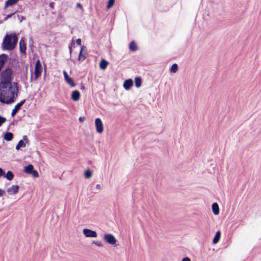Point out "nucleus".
Returning <instances> with one entry per match:
<instances>
[{
    "mask_svg": "<svg viewBox=\"0 0 261 261\" xmlns=\"http://www.w3.org/2000/svg\"><path fill=\"white\" fill-rule=\"evenodd\" d=\"M17 83H0V101L3 103H13L17 96Z\"/></svg>",
    "mask_w": 261,
    "mask_h": 261,
    "instance_id": "1",
    "label": "nucleus"
},
{
    "mask_svg": "<svg viewBox=\"0 0 261 261\" xmlns=\"http://www.w3.org/2000/svg\"><path fill=\"white\" fill-rule=\"evenodd\" d=\"M18 41V37L15 33L7 34L2 43V47L4 50H12L16 47Z\"/></svg>",
    "mask_w": 261,
    "mask_h": 261,
    "instance_id": "2",
    "label": "nucleus"
},
{
    "mask_svg": "<svg viewBox=\"0 0 261 261\" xmlns=\"http://www.w3.org/2000/svg\"><path fill=\"white\" fill-rule=\"evenodd\" d=\"M14 71L9 66H7L1 73L0 82H12L14 78Z\"/></svg>",
    "mask_w": 261,
    "mask_h": 261,
    "instance_id": "3",
    "label": "nucleus"
},
{
    "mask_svg": "<svg viewBox=\"0 0 261 261\" xmlns=\"http://www.w3.org/2000/svg\"><path fill=\"white\" fill-rule=\"evenodd\" d=\"M42 71V67L40 61L38 59L36 61L35 65L34 75L35 79L41 75Z\"/></svg>",
    "mask_w": 261,
    "mask_h": 261,
    "instance_id": "4",
    "label": "nucleus"
},
{
    "mask_svg": "<svg viewBox=\"0 0 261 261\" xmlns=\"http://www.w3.org/2000/svg\"><path fill=\"white\" fill-rule=\"evenodd\" d=\"M83 234L87 238H96L97 237V232L95 231L88 228L83 229Z\"/></svg>",
    "mask_w": 261,
    "mask_h": 261,
    "instance_id": "5",
    "label": "nucleus"
},
{
    "mask_svg": "<svg viewBox=\"0 0 261 261\" xmlns=\"http://www.w3.org/2000/svg\"><path fill=\"white\" fill-rule=\"evenodd\" d=\"M104 240L111 245H114L116 243V240L114 236L111 234H106L103 237Z\"/></svg>",
    "mask_w": 261,
    "mask_h": 261,
    "instance_id": "6",
    "label": "nucleus"
},
{
    "mask_svg": "<svg viewBox=\"0 0 261 261\" xmlns=\"http://www.w3.org/2000/svg\"><path fill=\"white\" fill-rule=\"evenodd\" d=\"M96 131L98 133H101L103 130L102 122L100 118H96L95 121Z\"/></svg>",
    "mask_w": 261,
    "mask_h": 261,
    "instance_id": "7",
    "label": "nucleus"
},
{
    "mask_svg": "<svg viewBox=\"0 0 261 261\" xmlns=\"http://www.w3.org/2000/svg\"><path fill=\"white\" fill-rule=\"evenodd\" d=\"M23 140H20L16 146V149L19 150L21 148H24L26 146L25 143L23 141H25V143H28L29 140L27 136H23Z\"/></svg>",
    "mask_w": 261,
    "mask_h": 261,
    "instance_id": "8",
    "label": "nucleus"
},
{
    "mask_svg": "<svg viewBox=\"0 0 261 261\" xmlns=\"http://www.w3.org/2000/svg\"><path fill=\"white\" fill-rule=\"evenodd\" d=\"M19 50L21 54L26 55L27 45L23 37L20 39L19 41Z\"/></svg>",
    "mask_w": 261,
    "mask_h": 261,
    "instance_id": "9",
    "label": "nucleus"
},
{
    "mask_svg": "<svg viewBox=\"0 0 261 261\" xmlns=\"http://www.w3.org/2000/svg\"><path fill=\"white\" fill-rule=\"evenodd\" d=\"M25 100L24 99L22 101H21L20 102L18 103L14 107V108L13 109L12 113H11V116L12 117L14 116L17 112L19 110L21 107L24 103Z\"/></svg>",
    "mask_w": 261,
    "mask_h": 261,
    "instance_id": "10",
    "label": "nucleus"
},
{
    "mask_svg": "<svg viewBox=\"0 0 261 261\" xmlns=\"http://www.w3.org/2000/svg\"><path fill=\"white\" fill-rule=\"evenodd\" d=\"M8 56L5 54L0 55V71L4 67L5 63L8 59Z\"/></svg>",
    "mask_w": 261,
    "mask_h": 261,
    "instance_id": "11",
    "label": "nucleus"
},
{
    "mask_svg": "<svg viewBox=\"0 0 261 261\" xmlns=\"http://www.w3.org/2000/svg\"><path fill=\"white\" fill-rule=\"evenodd\" d=\"M19 190V186L17 185H13L7 189V192L10 194H15L17 193Z\"/></svg>",
    "mask_w": 261,
    "mask_h": 261,
    "instance_id": "12",
    "label": "nucleus"
},
{
    "mask_svg": "<svg viewBox=\"0 0 261 261\" xmlns=\"http://www.w3.org/2000/svg\"><path fill=\"white\" fill-rule=\"evenodd\" d=\"M71 99L74 101H77L79 100L80 97V93L77 90H74L72 91L71 96Z\"/></svg>",
    "mask_w": 261,
    "mask_h": 261,
    "instance_id": "13",
    "label": "nucleus"
},
{
    "mask_svg": "<svg viewBox=\"0 0 261 261\" xmlns=\"http://www.w3.org/2000/svg\"><path fill=\"white\" fill-rule=\"evenodd\" d=\"M17 3V0H7L5 2L4 9H7L8 7L13 6Z\"/></svg>",
    "mask_w": 261,
    "mask_h": 261,
    "instance_id": "14",
    "label": "nucleus"
},
{
    "mask_svg": "<svg viewBox=\"0 0 261 261\" xmlns=\"http://www.w3.org/2000/svg\"><path fill=\"white\" fill-rule=\"evenodd\" d=\"M129 49L130 51H135L138 49L137 45L134 40H132L129 44Z\"/></svg>",
    "mask_w": 261,
    "mask_h": 261,
    "instance_id": "15",
    "label": "nucleus"
},
{
    "mask_svg": "<svg viewBox=\"0 0 261 261\" xmlns=\"http://www.w3.org/2000/svg\"><path fill=\"white\" fill-rule=\"evenodd\" d=\"M108 64L109 62L107 60L103 59L100 61L99 68L101 70H104L107 68Z\"/></svg>",
    "mask_w": 261,
    "mask_h": 261,
    "instance_id": "16",
    "label": "nucleus"
},
{
    "mask_svg": "<svg viewBox=\"0 0 261 261\" xmlns=\"http://www.w3.org/2000/svg\"><path fill=\"white\" fill-rule=\"evenodd\" d=\"M33 170L34 167L31 164H29V165L25 166L24 169V172L30 174L32 172Z\"/></svg>",
    "mask_w": 261,
    "mask_h": 261,
    "instance_id": "17",
    "label": "nucleus"
},
{
    "mask_svg": "<svg viewBox=\"0 0 261 261\" xmlns=\"http://www.w3.org/2000/svg\"><path fill=\"white\" fill-rule=\"evenodd\" d=\"M212 210L215 215H218L219 213V208L218 204L217 203H214L212 204Z\"/></svg>",
    "mask_w": 261,
    "mask_h": 261,
    "instance_id": "18",
    "label": "nucleus"
},
{
    "mask_svg": "<svg viewBox=\"0 0 261 261\" xmlns=\"http://www.w3.org/2000/svg\"><path fill=\"white\" fill-rule=\"evenodd\" d=\"M220 237H221V232L220 231H218L216 233L215 236L213 240V243L214 244L217 243L219 242V241L220 240Z\"/></svg>",
    "mask_w": 261,
    "mask_h": 261,
    "instance_id": "19",
    "label": "nucleus"
},
{
    "mask_svg": "<svg viewBox=\"0 0 261 261\" xmlns=\"http://www.w3.org/2000/svg\"><path fill=\"white\" fill-rule=\"evenodd\" d=\"M13 138V135L12 133L10 132L6 133L4 136V139L7 141H11Z\"/></svg>",
    "mask_w": 261,
    "mask_h": 261,
    "instance_id": "20",
    "label": "nucleus"
},
{
    "mask_svg": "<svg viewBox=\"0 0 261 261\" xmlns=\"http://www.w3.org/2000/svg\"><path fill=\"white\" fill-rule=\"evenodd\" d=\"M63 74L65 82H73L72 79L68 75V73L66 71H63Z\"/></svg>",
    "mask_w": 261,
    "mask_h": 261,
    "instance_id": "21",
    "label": "nucleus"
},
{
    "mask_svg": "<svg viewBox=\"0 0 261 261\" xmlns=\"http://www.w3.org/2000/svg\"><path fill=\"white\" fill-rule=\"evenodd\" d=\"M5 177H6V178L8 180H12V179L14 177V175H13V173L11 171H9L7 172V174L6 175H5Z\"/></svg>",
    "mask_w": 261,
    "mask_h": 261,
    "instance_id": "22",
    "label": "nucleus"
},
{
    "mask_svg": "<svg viewBox=\"0 0 261 261\" xmlns=\"http://www.w3.org/2000/svg\"><path fill=\"white\" fill-rule=\"evenodd\" d=\"M178 65L176 63H174L171 66L170 71L171 73H175L178 70Z\"/></svg>",
    "mask_w": 261,
    "mask_h": 261,
    "instance_id": "23",
    "label": "nucleus"
},
{
    "mask_svg": "<svg viewBox=\"0 0 261 261\" xmlns=\"http://www.w3.org/2000/svg\"><path fill=\"white\" fill-rule=\"evenodd\" d=\"M34 41L33 38L31 37L29 39V47L30 48L31 51L33 53L34 51L33 48H34Z\"/></svg>",
    "mask_w": 261,
    "mask_h": 261,
    "instance_id": "24",
    "label": "nucleus"
},
{
    "mask_svg": "<svg viewBox=\"0 0 261 261\" xmlns=\"http://www.w3.org/2000/svg\"><path fill=\"white\" fill-rule=\"evenodd\" d=\"M134 83H123V87L126 90H129L133 85Z\"/></svg>",
    "mask_w": 261,
    "mask_h": 261,
    "instance_id": "25",
    "label": "nucleus"
},
{
    "mask_svg": "<svg viewBox=\"0 0 261 261\" xmlns=\"http://www.w3.org/2000/svg\"><path fill=\"white\" fill-rule=\"evenodd\" d=\"M85 55L80 51L78 57V60L80 62H82L85 59Z\"/></svg>",
    "mask_w": 261,
    "mask_h": 261,
    "instance_id": "26",
    "label": "nucleus"
},
{
    "mask_svg": "<svg viewBox=\"0 0 261 261\" xmlns=\"http://www.w3.org/2000/svg\"><path fill=\"white\" fill-rule=\"evenodd\" d=\"M115 0H109L108 2L107 7L108 9L111 8L115 4Z\"/></svg>",
    "mask_w": 261,
    "mask_h": 261,
    "instance_id": "27",
    "label": "nucleus"
},
{
    "mask_svg": "<svg viewBox=\"0 0 261 261\" xmlns=\"http://www.w3.org/2000/svg\"><path fill=\"white\" fill-rule=\"evenodd\" d=\"M85 176L87 178H89L92 176V172L90 170H87L85 172Z\"/></svg>",
    "mask_w": 261,
    "mask_h": 261,
    "instance_id": "28",
    "label": "nucleus"
},
{
    "mask_svg": "<svg viewBox=\"0 0 261 261\" xmlns=\"http://www.w3.org/2000/svg\"><path fill=\"white\" fill-rule=\"evenodd\" d=\"M16 12V11L12 12L11 13H10L6 16V17L4 18V21L7 20L9 18H11L13 15H14L15 13Z\"/></svg>",
    "mask_w": 261,
    "mask_h": 261,
    "instance_id": "29",
    "label": "nucleus"
},
{
    "mask_svg": "<svg viewBox=\"0 0 261 261\" xmlns=\"http://www.w3.org/2000/svg\"><path fill=\"white\" fill-rule=\"evenodd\" d=\"M30 174H32L34 177H38L39 176L38 172L35 170H34Z\"/></svg>",
    "mask_w": 261,
    "mask_h": 261,
    "instance_id": "30",
    "label": "nucleus"
},
{
    "mask_svg": "<svg viewBox=\"0 0 261 261\" xmlns=\"http://www.w3.org/2000/svg\"><path fill=\"white\" fill-rule=\"evenodd\" d=\"M73 44H74V42L73 40V39L72 40V42L68 45V48H69V53L71 55V53H72V46Z\"/></svg>",
    "mask_w": 261,
    "mask_h": 261,
    "instance_id": "31",
    "label": "nucleus"
},
{
    "mask_svg": "<svg viewBox=\"0 0 261 261\" xmlns=\"http://www.w3.org/2000/svg\"><path fill=\"white\" fill-rule=\"evenodd\" d=\"M6 119L5 117L0 116V126L6 121Z\"/></svg>",
    "mask_w": 261,
    "mask_h": 261,
    "instance_id": "32",
    "label": "nucleus"
},
{
    "mask_svg": "<svg viewBox=\"0 0 261 261\" xmlns=\"http://www.w3.org/2000/svg\"><path fill=\"white\" fill-rule=\"evenodd\" d=\"M93 243L98 247H101L102 246V244L101 242L93 241Z\"/></svg>",
    "mask_w": 261,
    "mask_h": 261,
    "instance_id": "33",
    "label": "nucleus"
},
{
    "mask_svg": "<svg viewBox=\"0 0 261 261\" xmlns=\"http://www.w3.org/2000/svg\"><path fill=\"white\" fill-rule=\"evenodd\" d=\"M17 17L19 18L20 22H21L23 20H24L25 19V17L24 16H20L18 14L17 15Z\"/></svg>",
    "mask_w": 261,
    "mask_h": 261,
    "instance_id": "34",
    "label": "nucleus"
},
{
    "mask_svg": "<svg viewBox=\"0 0 261 261\" xmlns=\"http://www.w3.org/2000/svg\"><path fill=\"white\" fill-rule=\"evenodd\" d=\"M55 5V3L54 2H51L49 3V6L51 9L54 8Z\"/></svg>",
    "mask_w": 261,
    "mask_h": 261,
    "instance_id": "35",
    "label": "nucleus"
},
{
    "mask_svg": "<svg viewBox=\"0 0 261 261\" xmlns=\"http://www.w3.org/2000/svg\"><path fill=\"white\" fill-rule=\"evenodd\" d=\"M142 79L140 76H136L134 82H141Z\"/></svg>",
    "mask_w": 261,
    "mask_h": 261,
    "instance_id": "36",
    "label": "nucleus"
},
{
    "mask_svg": "<svg viewBox=\"0 0 261 261\" xmlns=\"http://www.w3.org/2000/svg\"><path fill=\"white\" fill-rule=\"evenodd\" d=\"M75 42H76L77 45H81V42H82L81 39H80V38L77 39L76 40V41H75Z\"/></svg>",
    "mask_w": 261,
    "mask_h": 261,
    "instance_id": "37",
    "label": "nucleus"
},
{
    "mask_svg": "<svg viewBox=\"0 0 261 261\" xmlns=\"http://www.w3.org/2000/svg\"><path fill=\"white\" fill-rule=\"evenodd\" d=\"M5 176V173L3 170L0 168V177Z\"/></svg>",
    "mask_w": 261,
    "mask_h": 261,
    "instance_id": "38",
    "label": "nucleus"
},
{
    "mask_svg": "<svg viewBox=\"0 0 261 261\" xmlns=\"http://www.w3.org/2000/svg\"><path fill=\"white\" fill-rule=\"evenodd\" d=\"M181 261H191L190 258L188 257H184Z\"/></svg>",
    "mask_w": 261,
    "mask_h": 261,
    "instance_id": "39",
    "label": "nucleus"
},
{
    "mask_svg": "<svg viewBox=\"0 0 261 261\" xmlns=\"http://www.w3.org/2000/svg\"><path fill=\"white\" fill-rule=\"evenodd\" d=\"M70 86L72 88L76 86V84L75 83H68Z\"/></svg>",
    "mask_w": 261,
    "mask_h": 261,
    "instance_id": "40",
    "label": "nucleus"
},
{
    "mask_svg": "<svg viewBox=\"0 0 261 261\" xmlns=\"http://www.w3.org/2000/svg\"><path fill=\"white\" fill-rule=\"evenodd\" d=\"M5 194V191L0 189V197L3 196Z\"/></svg>",
    "mask_w": 261,
    "mask_h": 261,
    "instance_id": "41",
    "label": "nucleus"
},
{
    "mask_svg": "<svg viewBox=\"0 0 261 261\" xmlns=\"http://www.w3.org/2000/svg\"><path fill=\"white\" fill-rule=\"evenodd\" d=\"M142 83H135V86L137 88H139L141 85Z\"/></svg>",
    "mask_w": 261,
    "mask_h": 261,
    "instance_id": "42",
    "label": "nucleus"
},
{
    "mask_svg": "<svg viewBox=\"0 0 261 261\" xmlns=\"http://www.w3.org/2000/svg\"><path fill=\"white\" fill-rule=\"evenodd\" d=\"M76 7L77 8H80V9H82L83 8L82 4H81L80 3H77L76 4Z\"/></svg>",
    "mask_w": 261,
    "mask_h": 261,
    "instance_id": "43",
    "label": "nucleus"
},
{
    "mask_svg": "<svg viewBox=\"0 0 261 261\" xmlns=\"http://www.w3.org/2000/svg\"><path fill=\"white\" fill-rule=\"evenodd\" d=\"M79 121H80V122H83V121H84V120H85V117H80L79 118Z\"/></svg>",
    "mask_w": 261,
    "mask_h": 261,
    "instance_id": "44",
    "label": "nucleus"
},
{
    "mask_svg": "<svg viewBox=\"0 0 261 261\" xmlns=\"http://www.w3.org/2000/svg\"><path fill=\"white\" fill-rule=\"evenodd\" d=\"M124 82H134V81L131 78H129L128 79H126Z\"/></svg>",
    "mask_w": 261,
    "mask_h": 261,
    "instance_id": "45",
    "label": "nucleus"
},
{
    "mask_svg": "<svg viewBox=\"0 0 261 261\" xmlns=\"http://www.w3.org/2000/svg\"><path fill=\"white\" fill-rule=\"evenodd\" d=\"M96 188L98 190H100L101 188V186L100 185L98 184L96 186Z\"/></svg>",
    "mask_w": 261,
    "mask_h": 261,
    "instance_id": "46",
    "label": "nucleus"
},
{
    "mask_svg": "<svg viewBox=\"0 0 261 261\" xmlns=\"http://www.w3.org/2000/svg\"><path fill=\"white\" fill-rule=\"evenodd\" d=\"M84 48H86V47L84 45H83V46H82L81 47V50H80V51H81V53L83 52V50Z\"/></svg>",
    "mask_w": 261,
    "mask_h": 261,
    "instance_id": "47",
    "label": "nucleus"
},
{
    "mask_svg": "<svg viewBox=\"0 0 261 261\" xmlns=\"http://www.w3.org/2000/svg\"><path fill=\"white\" fill-rule=\"evenodd\" d=\"M81 89H84V87L83 86H81Z\"/></svg>",
    "mask_w": 261,
    "mask_h": 261,
    "instance_id": "48",
    "label": "nucleus"
}]
</instances>
